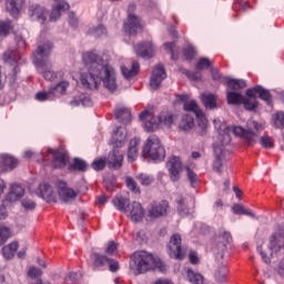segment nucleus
<instances>
[{"mask_svg":"<svg viewBox=\"0 0 284 284\" xmlns=\"http://www.w3.org/2000/svg\"><path fill=\"white\" fill-rule=\"evenodd\" d=\"M82 61L88 70V73L81 75L80 81L83 88L88 90H99V85L103 87L109 92L116 90V71L113 65L105 63L101 57L94 52H85L82 54Z\"/></svg>","mask_w":284,"mask_h":284,"instance_id":"obj_1","label":"nucleus"},{"mask_svg":"<svg viewBox=\"0 0 284 284\" xmlns=\"http://www.w3.org/2000/svg\"><path fill=\"white\" fill-rule=\"evenodd\" d=\"M129 268L134 276H139L146 274V272H154V270L165 272V264L148 251H136L131 255Z\"/></svg>","mask_w":284,"mask_h":284,"instance_id":"obj_2","label":"nucleus"},{"mask_svg":"<svg viewBox=\"0 0 284 284\" xmlns=\"http://www.w3.org/2000/svg\"><path fill=\"white\" fill-rule=\"evenodd\" d=\"M52 42L47 41L44 44H39L33 52V63L38 68V72L42 74L47 81H57L63 79V72L55 73L51 70L52 63L50 62V54H52Z\"/></svg>","mask_w":284,"mask_h":284,"instance_id":"obj_3","label":"nucleus"},{"mask_svg":"<svg viewBox=\"0 0 284 284\" xmlns=\"http://www.w3.org/2000/svg\"><path fill=\"white\" fill-rule=\"evenodd\" d=\"M114 207L119 210V212H124L128 219H130L133 223H139L143 221V216H145V211L143 210V205L139 202L130 203V199L123 195H116L112 201Z\"/></svg>","mask_w":284,"mask_h":284,"instance_id":"obj_4","label":"nucleus"},{"mask_svg":"<svg viewBox=\"0 0 284 284\" xmlns=\"http://www.w3.org/2000/svg\"><path fill=\"white\" fill-rule=\"evenodd\" d=\"M140 121L144 122V130H146V132H154L159 125L171 128L174 123V114L169 111H162L158 116H154L151 111L145 110L140 113Z\"/></svg>","mask_w":284,"mask_h":284,"instance_id":"obj_5","label":"nucleus"},{"mask_svg":"<svg viewBox=\"0 0 284 284\" xmlns=\"http://www.w3.org/2000/svg\"><path fill=\"white\" fill-rule=\"evenodd\" d=\"M248 125L253 128L255 132L252 130H245L242 126H226L224 133L230 134V132H233L235 136H240L241 139H243L246 144L254 145L258 140V135L261 134V132L265 130V125L256 121H251Z\"/></svg>","mask_w":284,"mask_h":284,"instance_id":"obj_6","label":"nucleus"},{"mask_svg":"<svg viewBox=\"0 0 284 284\" xmlns=\"http://www.w3.org/2000/svg\"><path fill=\"white\" fill-rule=\"evenodd\" d=\"M142 156L151 161H165V148L155 134L150 135L142 149Z\"/></svg>","mask_w":284,"mask_h":284,"instance_id":"obj_7","label":"nucleus"},{"mask_svg":"<svg viewBox=\"0 0 284 284\" xmlns=\"http://www.w3.org/2000/svg\"><path fill=\"white\" fill-rule=\"evenodd\" d=\"M219 141H221V143L214 145L215 161L213 162V170L217 174H223V159L230 156L229 148L232 138L230 136V134L224 132V134H220Z\"/></svg>","mask_w":284,"mask_h":284,"instance_id":"obj_8","label":"nucleus"},{"mask_svg":"<svg viewBox=\"0 0 284 284\" xmlns=\"http://www.w3.org/2000/svg\"><path fill=\"white\" fill-rule=\"evenodd\" d=\"M135 11H136V4L134 3L129 4L128 18L124 21L123 28H124V32H126V34H130V37L136 36L139 30H143V22L139 16L134 14Z\"/></svg>","mask_w":284,"mask_h":284,"instance_id":"obj_9","label":"nucleus"},{"mask_svg":"<svg viewBox=\"0 0 284 284\" xmlns=\"http://www.w3.org/2000/svg\"><path fill=\"white\" fill-rule=\"evenodd\" d=\"M168 247L171 258H176L178 261H183V258H185V251H183V247L181 246V234H173Z\"/></svg>","mask_w":284,"mask_h":284,"instance_id":"obj_10","label":"nucleus"},{"mask_svg":"<svg viewBox=\"0 0 284 284\" xmlns=\"http://www.w3.org/2000/svg\"><path fill=\"white\" fill-rule=\"evenodd\" d=\"M166 168L169 170L170 179L173 183H176L181 179V172H183V163L181 158L172 155L166 162Z\"/></svg>","mask_w":284,"mask_h":284,"instance_id":"obj_11","label":"nucleus"},{"mask_svg":"<svg viewBox=\"0 0 284 284\" xmlns=\"http://www.w3.org/2000/svg\"><path fill=\"white\" fill-rule=\"evenodd\" d=\"M52 156L51 165L55 170H63L65 165H68V161H70V158L68 156V152L63 150H52L49 149L47 151V156Z\"/></svg>","mask_w":284,"mask_h":284,"instance_id":"obj_12","label":"nucleus"},{"mask_svg":"<svg viewBox=\"0 0 284 284\" xmlns=\"http://www.w3.org/2000/svg\"><path fill=\"white\" fill-rule=\"evenodd\" d=\"M58 196L63 203H70L78 196V192L74 189L68 187V184L63 181L57 183Z\"/></svg>","mask_w":284,"mask_h":284,"instance_id":"obj_13","label":"nucleus"},{"mask_svg":"<svg viewBox=\"0 0 284 284\" xmlns=\"http://www.w3.org/2000/svg\"><path fill=\"white\" fill-rule=\"evenodd\" d=\"M168 210H170V203L165 200L160 202H153L149 209V216L151 219H161V216H168Z\"/></svg>","mask_w":284,"mask_h":284,"instance_id":"obj_14","label":"nucleus"},{"mask_svg":"<svg viewBox=\"0 0 284 284\" xmlns=\"http://www.w3.org/2000/svg\"><path fill=\"white\" fill-rule=\"evenodd\" d=\"M168 79V73H165V68L163 65L158 64L152 72L151 80H150V87L152 90H159L161 88V84L163 81Z\"/></svg>","mask_w":284,"mask_h":284,"instance_id":"obj_15","label":"nucleus"},{"mask_svg":"<svg viewBox=\"0 0 284 284\" xmlns=\"http://www.w3.org/2000/svg\"><path fill=\"white\" fill-rule=\"evenodd\" d=\"M106 165L110 170H121V168H123V153L114 148L109 153Z\"/></svg>","mask_w":284,"mask_h":284,"instance_id":"obj_16","label":"nucleus"},{"mask_svg":"<svg viewBox=\"0 0 284 284\" xmlns=\"http://www.w3.org/2000/svg\"><path fill=\"white\" fill-rule=\"evenodd\" d=\"M128 143V130L123 126H119L115 131H113L111 136V145L113 148H123Z\"/></svg>","mask_w":284,"mask_h":284,"instance_id":"obj_17","label":"nucleus"},{"mask_svg":"<svg viewBox=\"0 0 284 284\" xmlns=\"http://www.w3.org/2000/svg\"><path fill=\"white\" fill-rule=\"evenodd\" d=\"M134 50L139 57L142 59H152L154 57V44L150 41L138 43Z\"/></svg>","mask_w":284,"mask_h":284,"instance_id":"obj_18","label":"nucleus"},{"mask_svg":"<svg viewBox=\"0 0 284 284\" xmlns=\"http://www.w3.org/2000/svg\"><path fill=\"white\" fill-rule=\"evenodd\" d=\"M29 17L33 21L45 23V20L48 19V10L39 4H32L29 7Z\"/></svg>","mask_w":284,"mask_h":284,"instance_id":"obj_19","label":"nucleus"},{"mask_svg":"<svg viewBox=\"0 0 284 284\" xmlns=\"http://www.w3.org/2000/svg\"><path fill=\"white\" fill-rule=\"evenodd\" d=\"M91 258V267L94 271L101 272V270H104L108 263L110 262V257L106 255H101L98 252H93L90 255Z\"/></svg>","mask_w":284,"mask_h":284,"instance_id":"obj_20","label":"nucleus"},{"mask_svg":"<svg viewBox=\"0 0 284 284\" xmlns=\"http://www.w3.org/2000/svg\"><path fill=\"white\" fill-rule=\"evenodd\" d=\"M38 192L47 203H57V193L52 190V186L48 183L39 185Z\"/></svg>","mask_w":284,"mask_h":284,"instance_id":"obj_21","label":"nucleus"},{"mask_svg":"<svg viewBox=\"0 0 284 284\" xmlns=\"http://www.w3.org/2000/svg\"><path fill=\"white\" fill-rule=\"evenodd\" d=\"M57 4L52 8L50 14V21H57L61 18V12H65V10H70V4L63 0H55Z\"/></svg>","mask_w":284,"mask_h":284,"instance_id":"obj_22","label":"nucleus"},{"mask_svg":"<svg viewBox=\"0 0 284 284\" xmlns=\"http://www.w3.org/2000/svg\"><path fill=\"white\" fill-rule=\"evenodd\" d=\"M26 3L24 0H7V12L11 14V17H19L21 14V9Z\"/></svg>","mask_w":284,"mask_h":284,"instance_id":"obj_23","label":"nucleus"},{"mask_svg":"<svg viewBox=\"0 0 284 284\" xmlns=\"http://www.w3.org/2000/svg\"><path fill=\"white\" fill-rule=\"evenodd\" d=\"M17 159L10 155H2L0 158V172H8V170H14L18 165Z\"/></svg>","mask_w":284,"mask_h":284,"instance_id":"obj_24","label":"nucleus"},{"mask_svg":"<svg viewBox=\"0 0 284 284\" xmlns=\"http://www.w3.org/2000/svg\"><path fill=\"white\" fill-rule=\"evenodd\" d=\"M201 101L206 110H216V101H219V98L213 93H203L201 95Z\"/></svg>","mask_w":284,"mask_h":284,"instance_id":"obj_25","label":"nucleus"},{"mask_svg":"<svg viewBox=\"0 0 284 284\" xmlns=\"http://www.w3.org/2000/svg\"><path fill=\"white\" fill-rule=\"evenodd\" d=\"M23 194H26V190H23L22 186L19 184H13L9 194L7 195V201H9L10 203H14V201H19V199H21Z\"/></svg>","mask_w":284,"mask_h":284,"instance_id":"obj_26","label":"nucleus"},{"mask_svg":"<svg viewBox=\"0 0 284 284\" xmlns=\"http://www.w3.org/2000/svg\"><path fill=\"white\" fill-rule=\"evenodd\" d=\"M141 143V140L139 138H134L129 143V150H128V159L131 162L136 161V156H139V144Z\"/></svg>","mask_w":284,"mask_h":284,"instance_id":"obj_27","label":"nucleus"},{"mask_svg":"<svg viewBox=\"0 0 284 284\" xmlns=\"http://www.w3.org/2000/svg\"><path fill=\"white\" fill-rule=\"evenodd\" d=\"M195 116L199 128V134H201V136H204V134H206L207 132V118L205 116V113H203V111H196Z\"/></svg>","mask_w":284,"mask_h":284,"instance_id":"obj_28","label":"nucleus"},{"mask_svg":"<svg viewBox=\"0 0 284 284\" xmlns=\"http://www.w3.org/2000/svg\"><path fill=\"white\" fill-rule=\"evenodd\" d=\"M226 101L229 105H242L245 97L236 91L226 92Z\"/></svg>","mask_w":284,"mask_h":284,"instance_id":"obj_29","label":"nucleus"},{"mask_svg":"<svg viewBox=\"0 0 284 284\" xmlns=\"http://www.w3.org/2000/svg\"><path fill=\"white\" fill-rule=\"evenodd\" d=\"M114 116L120 123H130L132 113L130 112V109L120 108L115 110Z\"/></svg>","mask_w":284,"mask_h":284,"instance_id":"obj_30","label":"nucleus"},{"mask_svg":"<svg viewBox=\"0 0 284 284\" xmlns=\"http://www.w3.org/2000/svg\"><path fill=\"white\" fill-rule=\"evenodd\" d=\"M19 250V242H11L10 244L2 247V255L10 261L14 258V254Z\"/></svg>","mask_w":284,"mask_h":284,"instance_id":"obj_31","label":"nucleus"},{"mask_svg":"<svg viewBox=\"0 0 284 284\" xmlns=\"http://www.w3.org/2000/svg\"><path fill=\"white\" fill-rule=\"evenodd\" d=\"M4 63H10V65H14V63H19L21 61V53L17 50H7L3 53Z\"/></svg>","mask_w":284,"mask_h":284,"instance_id":"obj_32","label":"nucleus"},{"mask_svg":"<svg viewBox=\"0 0 284 284\" xmlns=\"http://www.w3.org/2000/svg\"><path fill=\"white\" fill-rule=\"evenodd\" d=\"M122 70V74L125 79H134V77H136L139 74V62L138 61H133L132 65L130 69H128V67L123 65L121 67Z\"/></svg>","mask_w":284,"mask_h":284,"instance_id":"obj_33","label":"nucleus"},{"mask_svg":"<svg viewBox=\"0 0 284 284\" xmlns=\"http://www.w3.org/2000/svg\"><path fill=\"white\" fill-rule=\"evenodd\" d=\"M284 247V236L283 235H272L270 240V248L272 252H281Z\"/></svg>","mask_w":284,"mask_h":284,"instance_id":"obj_34","label":"nucleus"},{"mask_svg":"<svg viewBox=\"0 0 284 284\" xmlns=\"http://www.w3.org/2000/svg\"><path fill=\"white\" fill-rule=\"evenodd\" d=\"M185 274L189 283L192 284H203L205 278L200 273L194 272L192 268L186 267Z\"/></svg>","mask_w":284,"mask_h":284,"instance_id":"obj_35","label":"nucleus"},{"mask_svg":"<svg viewBox=\"0 0 284 284\" xmlns=\"http://www.w3.org/2000/svg\"><path fill=\"white\" fill-rule=\"evenodd\" d=\"M180 130L183 132H190L194 128V116L184 114L179 124Z\"/></svg>","mask_w":284,"mask_h":284,"instance_id":"obj_36","label":"nucleus"},{"mask_svg":"<svg viewBox=\"0 0 284 284\" xmlns=\"http://www.w3.org/2000/svg\"><path fill=\"white\" fill-rule=\"evenodd\" d=\"M68 88H70V82L61 81L55 87H51L50 90L54 98V97H63V94L68 92Z\"/></svg>","mask_w":284,"mask_h":284,"instance_id":"obj_37","label":"nucleus"},{"mask_svg":"<svg viewBox=\"0 0 284 284\" xmlns=\"http://www.w3.org/2000/svg\"><path fill=\"white\" fill-rule=\"evenodd\" d=\"M70 170H73L74 172H88V162L83 159L75 158L70 164Z\"/></svg>","mask_w":284,"mask_h":284,"instance_id":"obj_38","label":"nucleus"},{"mask_svg":"<svg viewBox=\"0 0 284 284\" xmlns=\"http://www.w3.org/2000/svg\"><path fill=\"white\" fill-rule=\"evenodd\" d=\"M234 214H243L244 216H250L251 219H256V214L252 210L245 207L242 204H235L233 206Z\"/></svg>","mask_w":284,"mask_h":284,"instance_id":"obj_39","label":"nucleus"},{"mask_svg":"<svg viewBox=\"0 0 284 284\" xmlns=\"http://www.w3.org/2000/svg\"><path fill=\"white\" fill-rule=\"evenodd\" d=\"M258 98L262 101H265L266 105H270V108H272L273 101H272V93L270 92V90L263 88L260 85V90H258Z\"/></svg>","mask_w":284,"mask_h":284,"instance_id":"obj_40","label":"nucleus"},{"mask_svg":"<svg viewBox=\"0 0 284 284\" xmlns=\"http://www.w3.org/2000/svg\"><path fill=\"white\" fill-rule=\"evenodd\" d=\"M227 274H230V270H227V266L221 265L215 271V278L219 283H223L226 281Z\"/></svg>","mask_w":284,"mask_h":284,"instance_id":"obj_41","label":"nucleus"},{"mask_svg":"<svg viewBox=\"0 0 284 284\" xmlns=\"http://www.w3.org/2000/svg\"><path fill=\"white\" fill-rule=\"evenodd\" d=\"M136 181L141 183V185H152L154 183V176L148 174V173H140L135 176Z\"/></svg>","mask_w":284,"mask_h":284,"instance_id":"obj_42","label":"nucleus"},{"mask_svg":"<svg viewBox=\"0 0 284 284\" xmlns=\"http://www.w3.org/2000/svg\"><path fill=\"white\" fill-rule=\"evenodd\" d=\"M227 87L231 90H243V88L247 87V83L245 82V80L230 79L227 81Z\"/></svg>","mask_w":284,"mask_h":284,"instance_id":"obj_43","label":"nucleus"},{"mask_svg":"<svg viewBox=\"0 0 284 284\" xmlns=\"http://www.w3.org/2000/svg\"><path fill=\"white\" fill-rule=\"evenodd\" d=\"M105 165H108V158H99L92 162L91 168H93L95 172H101V170H105Z\"/></svg>","mask_w":284,"mask_h":284,"instance_id":"obj_44","label":"nucleus"},{"mask_svg":"<svg viewBox=\"0 0 284 284\" xmlns=\"http://www.w3.org/2000/svg\"><path fill=\"white\" fill-rule=\"evenodd\" d=\"M125 183H126L128 190H130L134 194H141V187H139V184L134 179L128 176L125 178Z\"/></svg>","mask_w":284,"mask_h":284,"instance_id":"obj_45","label":"nucleus"},{"mask_svg":"<svg viewBox=\"0 0 284 284\" xmlns=\"http://www.w3.org/2000/svg\"><path fill=\"white\" fill-rule=\"evenodd\" d=\"M273 125L277 130H281L284 128V112L280 111L273 115Z\"/></svg>","mask_w":284,"mask_h":284,"instance_id":"obj_46","label":"nucleus"},{"mask_svg":"<svg viewBox=\"0 0 284 284\" xmlns=\"http://www.w3.org/2000/svg\"><path fill=\"white\" fill-rule=\"evenodd\" d=\"M12 30V21L6 20L0 22V37H8Z\"/></svg>","mask_w":284,"mask_h":284,"instance_id":"obj_47","label":"nucleus"},{"mask_svg":"<svg viewBox=\"0 0 284 284\" xmlns=\"http://www.w3.org/2000/svg\"><path fill=\"white\" fill-rule=\"evenodd\" d=\"M83 275L79 272H71L64 277V283L65 284H74L78 281H81Z\"/></svg>","mask_w":284,"mask_h":284,"instance_id":"obj_48","label":"nucleus"},{"mask_svg":"<svg viewBox=\"0 0 284 284\" xmlns=\"http://www.w3.org/2000/svg\"><path fill=\"white\" fill-rule=\"evenodd\" d=\"M242 105H244L245 110L252 112L258 108V101L244 98Z\"/></svg>","mask_w":284,"mask_h":284,"instance_id":"obj_49","label":"nucleus"},{"mask_svg":"<svg viewBox=\"0 0 284 284\" xmlns=\"http://www.w3.org/2000/svg\"><path fill=\"white\" fill-rule=\"evenodd\" d=\"M183 108H184L185 112H194L195 115H196V112H202V110L199 109V104L196 103L195 100L185 102Z\"/></svg>","mask_w":284,"mask_h":284,"instance_id":"obj_50","label":"nucleus"},{"mask_svg":"<svg viewBox=\"0 0 284 284\" xmlns=\"http://www.w3.org/2000/svg\"><path fill=\"white\" fill-rule=\"evenodd\" d=\"M186 175H187V180L190 181L192 187H195L196 185H199V183H200L199 175H196V173H194V171H192V169L186 168Z\"/></svg>","mask_w":284,"mask_h":284,"instance_id":"obj_51","label":"nucleus"},{"mask_svg":"<svg viewBox=\"0 0 284 284\" xmlns=\"http://www.w3.org/2000/svg\"><path fill=\"white\" fill-rule=\"evenodd\" d=\"M54 99V95L51 93V89L49 91H41L36 94L37 101H50Z\"/></svg>","mask_w":284,"mask_h":284,"instance_id":"obj_52","label":"nucleus"},{"mask_svg":"<svg viewBox=\"0 0 284 284\" xmlns=\"http://www.w3.org/2000/svg\"><path fill=\"white\" fill-rule=\"evenodd\" d=\"M212 67V62L207 58H201L195 64V69L197 70H207V68Z\"/></svg>","mask_w":284,"mask_h":284,"instance_id":"obj_53","label":"nucleus"},{"mask_svg":"<svg viewBox=\"0 0 284 284\" xmlns=\"http://www.w3.org/2000/svg\"><path fill=\"white\" fill-rule=\"evenodd\" d=\"M10 229L6 226H0V245H3L8 239H10Z\"/></svg>","mask_w":284,"mask_h":284,"instance_id":"obj_54","label":"nucleus"},{"mask_svg":"<svg viewBox=\"0 0 284 284\" xmlns=\"http://www.w3.org/2000/svg\"><path fill=\"white\" fill-rule=\"evenodd\" d=\"M183 53L187 61H192V59L196 57V49H194V47L192 45H187L186 48H184Z\"/></svg>","mask_w":284,"mask_h":284,"instance_id":"obj_55","label":"nucleus"},{"mask_svg":"<svg viewBox=\"0 0 284 284\" xmlns=\"http://www.w3.org/2000/svg\"><path fill=\"white\" fill-rule=\"evenodd\" d=\"M178 203V212H180L181 215L187 214V207L185 206V199L183 196H180L176 200Z\"/></svg>","mask_w":284,"mask_h":284,"instance_id":"obj_56","label":"nucleus"},{"mask_svg":"<svg viewBox=\"0 0 284 284\" xmlns=\"http://www.w3.org/2000/svg\"><path fill=\"white\" fill-rule=\"evenodd\" d=\"M260 143L263 148L272 149L274 148V141L270 138V135H264L260 139Z\"/></svg>","mask_w":284,"mask_h":284,"instance_id":"obj_57","label":"nucleus"},{"mask_svg":"<svg viewBox=\"0 0 284 284\" xmlns=\"http://www.w3.org/2000/svg\"><path fill=\"white\" fill-rule=\"evenodd\" d=\"M119 250V245L115 242H109L106 248H105V254L109 256H113V254H116Z\"/></svg>","mask_w":284,"mask_h":284,"instance_id":"obj_58","label":"nucleus"},{"mask_svg":"<svg viewBox=\"0 0 284 284\" xmlns=\"http://www.w3.org/2000/svg\"><path fill=\"white\" fill-rule=\"evenodd\" d=\"M41 274H43V271H41V268H37L34 266L29 267L28 276L30 278H39V276H41Z\"/></svg>","mask_w":284,"mask_h":284,"instance_id":"obj_59","label":"nucleus"},{"mask_svg":"<svg viewBox=\"0 0 284 284\" xmlns=\"http://www.w3.org/2000/svg\"><path fill=\"white\" fill-rule=\"evenodd\" d=\"M221 239L223 242L220 244L221 250H225V243H230L232 241V234L227 231L221 233Z\"/></svg>","mask_w":284,"mask_h":284,"instance_id":"obj_60","label":"nucleus"},{"mask_svg":"<svg viewBox=\"0 0 284 284\" xmlns=\"http://www.w3.org/2000/svg\"><path fill=\"white\" fill-rule=\"evenodd\" d=\"M164 48L169 50V52L171 53V59H173V61H176V59H179V55L174 53V48H176V44L174 42L164 43Z\"/></svg>","mask_w":284,"mask_h":284,"instance_id":"obj_61","label":"nucleus"},{"mask_svg":"<svg viewBox=\"0 0 284 284\" xmlns=\"http://www.w3.org/2000/svg\"><path fill=\"white\" fill-rule=\"evenodd\" d=\"M21 205L24 207V210H34V207H37V203L28 199L22 200Z\"/></svg>","mask_w":284,"mask_h":284,"instance_id":"obj_62","label":"nucleus"},{"mask_svg":"<svg viewBox=\"0 0 284 284\" xmlns=\"http://www.w3.org/2000/svg\"><path fill=\"white\" fill-rule=\"evenodd\" d=\"M258 90H260V85H256L254 88L247 89L246 90V95L250 99H254V101H256V95H258Z\"/></svg>","mask_w":284,"mask_h":284,"instance_id":"obj_63","label":"nucleus"},{"mask_svg":"<svg viewBox=\"0 0 284 284\" xmlns=\"http://www.w3.org/2000/svg\"><path fill=\"white\" fill-rule=\"evenodd\" d=\"M106 265H109V270L111 272H119V261L109 257V262Z\"/></svg>","mask_w":284,"mask_h":284,"instance_id":"obj_64","label":"nucleus"}]
</instances>
